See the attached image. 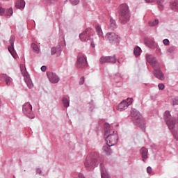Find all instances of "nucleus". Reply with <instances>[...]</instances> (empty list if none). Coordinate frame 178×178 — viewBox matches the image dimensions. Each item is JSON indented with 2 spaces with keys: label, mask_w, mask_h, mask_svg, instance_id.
I'll list each match as a JSON object with an SVG mask.
<instances>
[{
  "label": "nucleus",
  "mask_w": 178,
  "mask_h": 178,
  "mask_svg": "<svg viewBox=\"0 0 178 178\" xmlns=\"http://www.w3.org/2000/svg\"><path fill=\"white\" fill-rule=\"evenodd\" d=\"M98 161H99V153L97 152H92L86 157L84 163L86 170H94V168L98 166Z\"/></svg>",
  "instance_id": "nucleus-1"
},
{
  "label": "nucleus",
  "mask_w": 178,
  "mask_h": 178,
  "mask_svg": "<svg viewBox=\"0 0 178 178\" xmlns=\"http://www.w3.org/2000/svg\"><path fill=\"white\" fill-rule=\"evenodd\" d=\"M118 16L120 23L126 24L130 21L131 14L129 6L127 3H122L118 7Z\"/></svg>",
  "instance_id": "nucleus-2"
},
{
  "label": "nucleus",
  "mask_w": 178,
  "mask_h": 178,
  "mask_svg": "<svg viewBox=\"0 0 178 178\" xmlns=\"http://www.w3.org/2000/svg\"><path fill=\"white\" fill-rule=\"evenodd\" d=\"M131 116L132 118V122L135 126H138L142 130V131L145 132V120L143 118L140 111L136 108H131Z\"/></svg>",
  "instance_id": "nucleus-3"
},
{
  "label": "nucleus",
  "mask_w": 178,
  "mask_h": 178,
  "mask_svg": "<svg viewBox=\"0 0 178 178\" xmlns=\"http://www.w3.org/2000/svg\"><path fill=\"white\" fill-rule=\"evenodd\" d=\"M104 138H106L107 145L109 147H113V145H116V144H118V141H119L118 132L115 131L107 135H104Z\"/></svg>",
  "instance_id": "nucleus-4"
},
{
  "label": "nucleus",
  "mask_w": 178,
  "mask_h": 178,
  "mask_svg": "<svg viewBox=\"0 0 178 178\" xmlns=\"http://www.w3.org/2000/svg\"><path fill=\"white\" fill-rule=\"evenodd\" d=\"M22 112L27 118H29V119H34V118H35V116L33 115V106L29 102L23 105Z\"/></svg>",
  "instance_id": "nucleus-5"
},
{
  "label": "nucleus",
  "mask_w": 178,
  "mask_h": 178,
  "mask_svg": "<svg viewBox=\"0 0 178 178\" xmlns=\"http://www.w3.org/2000/svg\"><path fill=\"white\" fill-rule=\"evenodd\" d=\"M105 38L110 44L120 42V38L113 32L107 33L105 35Z\"/></svg>",
  "instance_id": "nucleus-6"
},
{
  "label": "nucleus",
  "mask_w": 178,
  "mask_h": 178,
  "mask_svg": "<svg viewBox=\"0 0 178 178\" xmlns=\"http://www.w3.org/2000/svg\"><path fill=\"white\" fill-rule=\"evenodd\" d=\"M88 65L87 57H86L83 54H79L77 58L76 67L78 69H83L84 67H87Z\"/></svg>",
  "instance_id": "nucleus-7"
},
{
  "label": "nucleus",
  "mask_w": 178,
  "mask_h": 178,
  "mask_svg": "<svg viewBox=\"0 0 178 178\" xmlns=\"http://www.w3.org/2000/svg\"><path fill=\"white\" fill-rule=\"evenodd\" d=\"M133 104V98H128L125 100H123L118 104V111L122 112L123 111H126L130 105Z\"/></svg>",
  "instance_id": "nucleus-8"
},
{
  "label": "nucleus",
  "mask_w": 178,
  "mask_h": 178,
  "mask_svg": "<svg viewBox=\"0 0 178 178\" xmlns=\"http://www.w3.org/2000/svg\"><path fill=\"white\" fill-rule=\"evenodd\" d=\"M146 60L151 65V66L154 68L157 67L159 65V63H158V60H156V57H154V56L151 54H146L145 56Z\"/></svg>",
  "instance_id": "nucleus-9"
},
{
  "label": "nucleus",
  "mask_w": 178,
  "mask_h": 178,
  "mask_svg": "<svg viewBox=\"0 0 178 178\" xmlns=\"http://www.w3.org/2000/svg\"><path fill=\"white\" fill-rule=\"evenodd\" d=\"M153 69V74L154 77H156V79H158L159 80H161V81H163V80H165V74H163L162 70H161V65H159Z\"/></svg>",
  "instance_id": "nucleus-10"
},
{
  "label": "nucleus",
  "mask_w": 178,
  "mask_h": 178,
  "mask_svg": "<svg viewBox=\"0 0 178 178\" xmlns=\"http://www.w3.org/2000/svg\"><path fill=\"white\" fill-rule=\"evenodd\" d=\"M100 63H102V65H104V63H116V55L102 56L100 58Z\"/></svg>",
  "instance_id": "nucleus-11"
},
{
  "label": "nucleus",
  "mask_w": 178,
  "mask_h": 178,
  "mask_svg": "<svg viewBox=\"0 0 178 178\" xmlns=\"http://www.w3.org/2000/svg\"><path fill=\"white\" fill-rule=\"evenodd\" d=\"M91 33V29L88 28L83 32L79 34V38L82 42H87L90 40V33Z\"/></svg>",
  "instance_id": "nucleus-12"
},
{
  "label": "nucleus",
  "mask_w": 178,
  "mask_h": 178,
  "mask_svg": "<svg viewBox=\"0 0 178 178\" xmlns=\"http://www.w3.org/2000/svg\"><path fill=\"white\" fill-rule=\"evenodd\" d=\"M47 76L49 80V82L52 83L53 84H57V83H59V81L60 80L59 76L54 72H47Z\"/></svg>",
  "instance_id": "nucleus-13"
},
{
  "label": "nucleus",
  "mask_w": 178,
  "mask_h": 178,
  "mask_svg": "<svg viewBox=\"0 0 178 178\" xmlns=\"http://www.w3.org/2000/svg\"><path fill=\"white\" fill-rule=\"evenodd\" d=\"M15 35H11L9 40V42L10 46H8V51L11 54V55L15 58Z\"/></svg>",
  "instance_id": "nucleus-14"
},
{
  "label": "nucleus",
  "mask_w": 178,
  "mask_h": 178,
  "mask_svg": "<svg viewBox=\"0 0 178 178\" xmlns=\"http://www.w3.org/2000/svg\"><path fill=\"white\" fill-rule=\"evenodd\" d=\"M140 155L142 156L143 161L147 162L148 159V149L145 147H142L140 150Z\"/></svg>",
  "instance_id": "nucleus-15"
},
{
  "label": "nucleus",
  "mask_w": 178,
  "mask_h": 178,
  "mask_svg": "<svg viewBox=\"0 0 178 178\" xmlns=\"http://www.w3.org/2000/svg\"><path fill=\"white\" fill-rule=\"evenodd\" d=\"M100 172L102 178H111V176L106 171V169L105 168V166H104L103 163L100 164Z\"/></svg>",
  "instance_id": "nucleus-16"
},
{
  "label": "nucleus",
  "mask_w": 178,
  "mask_h": 178,
  "mask_svg": "<svg viewBox=\"0 0 178 178\" xmlns=\"http://www.w3.org/2000/svg\"><path fill=\"white\" fill-rule=\"evenodd\" d=\"M0 79L1 80H4L7 86H10V83H12V78H10V76H8L5 74H1L0 75Z\"/></svg>",
  "instance_id": "nucleus-17"
},
{
  "label": "nucleus",
  "mask_w": 178,
  "mask_h": 178,
  "mask_svg": "<svg viewBox=\"0 0 178 178\" xmlns=\"http://www.w3.org/2000/svg\"><path fill=\"white\" fill-rule=\"evenodd\" d=\"M115 131L113 129H111V125L108 123L104 124V136H108L110 133Z\"/></svg>",
  "instance_id": "nucleus-18"
},
{
  "label": "nucleus",
  "mask_w": 178,
  "mask_h": 178,
  "mask_svg": "<svg viewBox=\"0 0 178 178\" xmlns=\"http://www.w3.org/2000/svg\"><path fill=\"white\" fill-rule=\"evenodd\" d=\"M26 6V1L24 0H19L15 4L17 9H23Z\"/></svg>",
  "instance_id": "nucleus-19"
},
{
  "label": "nucleus",
  "mask_w": 178,
  "mask_h": 178,
  "mask_svg": "<svg viewBox=\"0 0 178 178\" xmlns=\"http://www.w3.org/2000/svg\"><path fill=\"white\" fill-rule=\"evenodd\" d=\"M51 55H55L56 54L57 55H60V52H62V47H52L51 49Z\"/></svg>",
  "instance_id": "nucleus-20"
},
{
  "label": "nucleus",
  "mask_w": 178,
  "mask_h": 178,
  "mask_svg": "<svg viewBox=\"0 0 178 178\" xmlns=\"http://www.w3.org/2000/svg\"><path fill=\"white\" fill-rule=\"evenodd\" d=\"M102 151L106 155H111L112 154V150L111 149V146L105 145L102 147Z\"/></svg>",
  "instance_id": "nucleus-21"
},
{
  "label": "nucleus",
  "mask_w": 178,
  "mask_h": 178,
  "mask_svg": "<svg viewBox=\"0 0 178 178\" xmlns=\"http://www.w3.org/2000/svg\"><path fill=\"white\" fill-rule=\"evenodd\" d=\"M118 28V24H116V21L113 19H110V25H109V29L111 30H115V29Z\"/></svg>",
  "instance_id": "nucleus-22"
},
{
  "label": "nucleus",
  "mask_w": 178,
  "mask_h": 178,
  "mask_svg": "<svg viewBox=\"0 0 178 178\" xmlns=\"http://www.w3.org/2000/svg\"><path fill=\"white\" fill-rule=\"evenodd\" d=\"M134 54L136 58H138L140 55H141V47L137 46L136 47L134 48Z\"/></svg>",
  "instance_id": "nucleus-23"
},
{
  "label": "nucleus",
  "mask_w": 178,
  "mask_h": 178,
  "mask_svg": "<svg viewBox=\"0 0 178 178\" xmlns=\"http://www.w3.org/2000/svg\"><path fill=\"white\" fill-rule=\"evenodd\" d=\"M25 83L28 88H33L34 87V84L33 83V81H31V79L26 77L25 78Z\"/></svg>",
  "instance_id": "nucleus-24"
},
{
  "label": "nucleus",
  "mask_w": 178,
  "mask_h": 178,
  "mask_svg": "<svg viewBox=\"0 0 178 178\" xmlns=\"http://www.w3.org/2000/svg\"><path fill=\"white\" fill-rule=\"evenodd\" d=\"M62 102L65 108H69V105H70V102L66 97H63Z\"/></svg>",
  "instance_id": "nucleus-25"
},
{
  "label": "nucleus",
  "mask_w": 178,
  "mask_h": 178,
  "mask_svg": "<svg viewBox=\"0 0 178 178\" xmlns=\"http://www.w3.org/2000/svg\"><path fill=\"white\" fill-rule=\"evenodd\" d=\"M157 24H159V20L158 19H156L154 21H149V25L151 27H154L155 26H157Z\"/></svg>",
  "instance_id": "nucleus-26"
},
{
  "label": "nucleus",
  "mask_w": 178,
  "mask_h": 178,
  "mask_svg": "<svg viewBox=\"0 0 178 178\" xmlns=\"http://www.w3.org/2000/svg\"><path fill=\"white\" fill-rule=\"evenodd\" d=\"M96 33L99 35V37H101L103 35L104 33L102 32V29L99 26H96Z\"/></svg>",
  "instance_id": "nucleus-27"
},
{
  "label": "nucleus",
  "mask_w": 178,
  "mask_h": 178,
  "mask_svg": "<svg viewBox=\"0 0 178 178\" xmlns=\"http://www.w3.org/2000/svg\"><path fill=\"white\" fill-rule=\"evenodd\" d=\"M6 16H12L13 15V8H10L6 10Z\"/></svg>",
  "instance_id": "nucleus-28"
},
{
  "label": "nucleus",
  "mask_w": 178,
  "mask_h": 178,
  "mask_svg": "<svg viewBox=\"0 0 178 178\" xmlns=\"http://www.w3.org/2000/svg\"><path fill=\"white\" fill-rule=\"evenodd\" d=\"M31 47L33 48V51H35V52H37V54L40 52V48H38V45H37L36 44L32 43Z\"/></svg>",
  "instance_id": "nucleus-29"
},
{
  "label": "nucleus",
  "mask_w": 178,
  "mask_h": 178,
  "mask_svg": "<svg viewBox=\"0 0 178 178\" xmlns=\"http://www.w3.org/2000/svg\"><path fill=\"white\" fill-rule=\"evenodd\" d=\"M58 0H44V3L46 5H51L52 3H55Z\"/></svg>",
  "instance_id": "nucleus-30"
},
{
  "label": "nucleus",
  "mask_w": 178,
  "mask_h": 178,
  "mask_svg": "<svg viewBox=\"0 0 178 178\" xmlns=\"http://www.w3.org/2000/svg\"><path fill=\"white\" fill-rule=\"evenodd\" d=\"M156 2L158 3L159 8H161V9H163V3L165 2V0H156Z\"/></svg>",
  "instance_id": "nucleus-31"
},
{
  "label": "nucleus",
  "mask_w": 178,
  "mask_h": 178,
  "mask_svg": "<svg viewBox=\"0 0 178 178\" xmlns=\"http://www.w3.org/2000/svg\"><path fill=\"white\" fill-rule=\"evenodd\" d=\"M6 10L5 8L0 7V16H6Z\"/></svg>",
  "instance_id": "nucleus-32"
},
{
  "label": "nucleus",
  "mask_w": 178,
  "mask_h": 178,
  "mask_svg": "<svg viewBox=\"0 0 178 178\" xmlns=\"http://www.w3.org/2000/svg\"><path fill=\"white\" fill-rule=\"evenodd\" d=\"M72 5L76 6L79 5V3L80 2V0H70Z\"/></svg>",
  "instance_id": "nucleus-33"
},
{
  "label": "nucleus",
  "mask_w": 178,
  "mask_h": 178,
  "mask_svg": "<svg viewBox=\"0 0 178 178\" xmlns=\"http://www.w3.org/2000/svg\"><path fill=\"white\" fill-rule=\"evenodd\" d=\"M85 81H86V78H84V76H81L79 81V86H83Z\"/></svg>",
  "instance_id": "nucleus-34"
},
{
  "label": "nucleus",
  "mask_w": 178,
  "mask_h": 178,
  "mask_svg": "<svg viewBox=\"0 0 178 178\" xmlns=\"http://www.w3.org/2000/svg\"><path fill=\"white\" fill-rule=\"evenodd\" d=\"M172 105H178V97H176L172 99Z\"/></svg>",
  "instance_id": "nucleus-35"
},
{
  "label": "nucleus",
  "mask_w": 178,
  "mask_h": 178,
  "mask_svg": "<svg viewBox=\"0 0 178 178\" xmlns=\"http://www.w3.org/2000/svg\"><path fill=\"white\" fill-rule=\"evenodd\" d=\"M163 43L165 45L168 46L169 44H170V42L169 41V39H164L163 40Z\"/></svg>",
  "instance_id": "nucleus-36"
},
{
  "label": "nucleus",
  "mask_w": 178,
  "mask_h": 178,
  "mask_svg": "<svg viewBox=\"0 0 178 178\" xmlns=\"http://www.w3.org/2000/svg\"><path fill=\"white\" fill-rule=\"evenodd\" d=\"M158 87L159 90H165V85L163 83H159Z\"/></svg>",
  "instance_id": "nucleus-37"
},
{
  "label": "nucleus",
  "mask_w": 178,
  "mask_h": 178,
  "mask_svg": "<svg viewBox=\"0 0 178 178\" xmlns=\"http://www.w3.org/2000/svg\"><path fill=\"white\" fill-rule=\"evenodd\" d=\"M147 173H149V175L150 173H152V168H151V166L147 168Z\"/></svg>",
  "instance_id": "nucleus-38"
},
{
  "label": "nucleus",
  "mask_w": 178,
  "mask_h": 178,
  "mask_svg": "<svg viewBox=\"0 0 178 178\" xmlns=\"http://www.w3.org/2000/svg\"><path fill=\"white\" fill-rule=\"evenodd\" d=\"M173 51H175V47H171L168 49V52H170V54H172Z\"/></svg>",
  "instance_id": "nucleus-39"
},
{
  "label": "nucleus",
  "mask_w": 178,
  "mask_h": 178,
  "mask_svg": "<svg viewBox=\"0 0 178 178\" xmlns=\"http://www.w3.org/2000/svg\"><path fill=\"white\" fill-rule=\"evenodd\" d=\"M40 69L42 72H45L47 70V66L42 65Z\"/></svg>",
  "instance_id": "nucleus-40"
},
{
  "label": "nucleus",
  "mask_w": 178,
  "mask_h": 178,
  "mask_svg": "<svg viewBox=\"0 0 178 178\" xmlns=\"http://www.w3.org/2000/svg\"><path fill=\"white\" fill-rule=\"evenodd\" d=\"M147 3H152V2H155L156 0H145Z\"/></svg>",
  "instance_id": "nucleus-41"
},
{
  "label": "nucleus",
  "mask_w": 178,
  "mask_h": 178,
  "mask_svg": "<svg viewBox=\"0 0 178 178\" xmlns=\"http://www.w3.org/2000/svg\"><path fill=\"white\" fill-rule=\"evenodd\" d=\"M42 171H41V170L40 168H37L36 169V173H38V175H41Z\"/></svg>",
  "instance_id": "nucleus-42"
},
{
  "label": "nucleus",
  "mask_w": 178,
  "mask_h": 178,
  "mask_svg": "<svg viewBox=\"0 0 178 178\" xmlns=\"http://www.w3.org/2000/svg\"><path fill=\"white\" fill-rule=\"evenodd\" d=\"M90 45L92 48H95V44L94 43V42H92Z\"/></svg>",
  "instance_id": "nucleus-43"
},
{
  "label": "nucleus",
  "mask_w": 178,
  "mask_h": 178,
  "mask_svg": "<svg viewBox=\"0 0 178 178\" xmlns=\"http://www.w3.org/2000/svg\"><path fill=\"white\" fill-rule=\"evenodd\" d=\"M116 77H122V74L120 73L115 74Z\"/></svg>",
  "instance_id": "nucleus-44"
},
{
  "label": "nucleus",
  "mask_w": 178,
  "mask_h": 178,
  "mask_svg": "<svg viewBox=\"0 0 178 178\" xmlns=\"http://www.w3.org/2000/svg\"><path fill=\"white\" fill-rule=\"evenodd\" d=\"M3 105V104H2V101L0 99V108Z\"/></svg>",
  "instance_id": "nucleus-45"
},
{
  "label": "nucleus",
  "mask_w": 178,
  "mask_h": 178,
  "mask_svg": "<svg viewBox=\"0 0 178 178\" xmlns=\"http://www.w3.org/2000/svg\"><path fill=\"white\" fill-rule=\"evenodd\" d=\"M151 44H152V45H154V44H155V41L151 40Z\"/></svg>",
  "instance_id": "nucleus-46"
},
{
  "label": "nucleus",
  "mask_w": 178,
  "mask_h": 178,
  "mask_svg": "<svg viewBox=\"0 0 178 178\" xmlns=\"http://www.w3.org/2000/svg\"><path fill=\"white\" fill-rule=\"evenodd\" d=\"M150 98L152 100L154 99V96H151Z\"/></svg>",
  "instance_id": "nucleus-47"
},
{
  "label": "nucleus",
  "mask_w": 178,
  "mask_h": 178,
  "mask_svg": "<svg viewBox=\"0 0 178 178\" xmlns=\"http://www.w3.org/2000/svg\"><path fill=\"white\" fill-rule=\"evenodd\" d=\"M159 52H161V49H159Z\"/></svg>",
  "instance_id": "nucleus-48"
},
{
  "label": "nucleus",
  "mask_w": 178,
  "mask_h": 178,
  "mask_svg": "<svg viewBox=\"0 0 178 178\" xmlns=\"http://www.w3.org/2000/svg\"><path fill=\"white\" fill-rule=\"evenodd\" d=\"M118 63H120V61H119V60H118Z\"/></svg>",
  "instance_id": "nucleus-49"
}]
</instances>
